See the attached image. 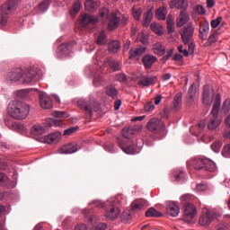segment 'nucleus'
I'll use <instances>...</instances> for the list:
<instances>
[{
  "label": "nucleus",
  "instance_id": "nucleus-59",
  "mask_svg": "<svg viewBox=\"0 0 230 230\" xmlns=\"http://www.w3.org/2000/svg\"><path fill=\"white\" fill-rule=\"evenodd\" d=\"M78 128V127H71L65 130L64 136H72V134L75 133Z\"/></svg>",
  "mask_w": 230,
  "mask_h": 230
},
{
  "label": "nucleus",
  "instance_id": "nucleus-34",
  "mask_svg": "<svg viewBox=\"0 0 230 230\" xmlns=\"http://www.w3.org/2000/svg\"><path fill=\"white\" fill-rule=\"evenodd\" d=\"M146 217H162L163 214L156 210L155 208H149L146 211Z\"/></svg>",
  "mask_w": 230,
  "mask_h": 230
},
{
  "label": "nucleus",
  "instance_id": "nucleus-39",
  "mask_svg": "<svg viewBox=\"0 0 230 230\" xmlns=\"http://www.w3.org/2000/svg\"><path fill=\"white\" fill-rule=\"evenodd\" d=\"M119 49L120 45L118 41H111L108 45V50H110L111 53H117Z\"/></svg>",
  "mask_w": 230,
  "mask_h": 230
},
{
  "label": "nucleus",
  "instance_id": "nucleus-32",
  "mask_svg": "<svg viewBox=\"0 0 230 230\" xmlns=\"http://www.w3.org/2000/svg\"><path fill=\"white\" fill-rule=\"evenodd\" d=\"M173 108L175 111H178L182 104V93H178L175 94V96L173 97Z\"/></svg>",
  "mask_w": 230,
  "mask_h": 230
},
{
  "label": "nucleus",
  "instance_id": "nucleus-18",
  "mask_svg": "<svg viewBox=\"0 0 230 230\" xmlns=\"http://www.w3.org/2000/svg\"><path fill=\"white\" fill-rule=\"evenodd\" d=\"M190 14L186 10H181L180 14L176 20V26L178 28L183 27L190 21Z\"/></svg>",
  "mask_w": 230,
  "mask_h": 230
},
{
  "label": "nucleus",
  "instance_id": "nucleus-63",
  "mask_svg": "<svg viewBox=\"0 0 230 230\" xmlns=\"http://www.w3.org/2000/svg\"><path fill=\"white\" fill-rule=\"evenodd\" d=\"M49 6V3L47 1H43L39 4V8L41 11H45Z\"/></svg>",
  "mask_w": 230,
  "mask_h": 230
},
{
  "label": "nucleus",
  "instance_id": "nucleus-16",
  "mask_svg": "<svg viewBox=\"0 0 230 230\" xmlns=\"http://www.w3.org/2000/svg\"><path fill=\"white\" fill-rule=\"evenodd\" d=\"M74 45L75 42L71 41L59 46L57 52L58 57L63 58L68 56L72 52Z\"/></svg>",
  "mask_w": 230,
  "mask_h": 230
},
{
  "label": "nucleus",
  "instance_id": "nucleus-28",
  "mask_svg": "<svg viewBox=\"0 0 230 230\" xmlns=\"http://www.w3.org/2000/svg\"><path fill=\"white\" fill-rule=\"evenodd\" d=\"M212 117L210 118L208 123V128L210 130H213L217 128L218 126H220V123H222L221 119H218V114H211Z\"/></svg>",
  "mask_w": 230,
  "mask_h": 230
},
{
  "label": "nucleus",
  "instance_id": "nucleus-22",
  "mask_svg": "<svg viewBox=\"0 0 230 230\" xmlns=\"http://www.w3.org/2000/svg\"><path fill=\"white\" fill-rule=\"evenodd\" d=\"M189 7L188 0H172L170 2V8L171 9H182L187 10Z\"/></svg>",
  "mask_w": 230,
  "mask_h": 230
},
{
  "label": "nucleus",
  "instance_id": "nucleus-56",
  "mask_svg": "<svg viewBox=\"0 0 230 230\" xmlns=\"http://www.w3.org/2000/svg\"><path fill=\"white\" fill-rule=\"evenodd\" d=\"M222 155H224V157L229 158V156H230V145L224 146V148L222 150Z\"/></svg>",
  "mask_w": 230,
  "mask_h": 230
},
{
  "label": "nucleus",
  "instance_id": "nucleus-42",
  "mask_svg": "<svg viewBox=\"0 0 230 230\" xmlns=\"http://www.w3.org/2000/svg\"><path fill=\"white\" fill-rule=\"evenodd\" d=\"M118 93H119V91L112 85L106 87V95L111 98H116Z\"/></svg>",
  "mask_w": 230,
  "mask_h": 230
},
{
  "label": "nucleus",
  "instance_id": "nucleus-19",
  "mask_svg": "<svg viewBox=\"0 0 230 230\" xmlns=\"http://www.w3.org/2000/svg\"><path fill=\"white\" fill-rule=\"evenodd\" d=\"M156 82H157V76L144 75L139 79L137 84L139 86L148 87L150 85H154Z\"/></svg>",
  "mask_w": 230,
  "mask_h": 230
},
{
  "label": "nucleus",
  "instance_id": "nucleus-43",
  "mask_svg": "<svg viewBox=\"0 0 230 230\" xmlns=\"http://www.w3.org/2000/svg\"><path fill=\"white\" fill-rule=\"evenodd\" d=\"M131 220V214L129 210H125L120 215L121 223L127 224Z\"/></svg>",
  "mask_w": 230,
  "mask_h": 230
},
{
  "label": "nucleus",
  "instance_id": "nucleus-58",
  "mask_svg": "<svg viewBox=\"0 0 230 230\" xmlns=\"http://www.w3.org/2000/svg\"><path fill=\"white\" fill-rule=\"evenodd\" d=\"M196 12L198 13V14L199 15H204L206 14V9L202 4H198L195 8Z\"/></svg>",
  "mask_w": 230,
  "mask_h": 230
},
{
  "label": "nucleus",
  "instance_id": "nucleus-31",
  "mask_svg": "<svg viewBox=\"0 0 230 230\" xmlns=\"http://www.w3.org/2000/svg\"><path fill=\"white\" fill-rule=\"evenodd\" d=\"M85 9L88 12H95L98 8V4L95 0H85L84 2Z\"/></svg>",
  "mask_w": 230,
  "mask_h": 230
},
{
  "label": "nucleus",
  "instance_id": "nucleus-21",
  "mask_svg": "<svg viewBox=\"0 0 230 230\" xmlns=\"http://www.w3.org/2000/svg\"><path fill=\"white\" fill-rule=\"evenodd\" d=\"M154 12H155L154 7H150L146 10V12L143 14V20H142L143 26L147 27L150 24L154 17Z\"/></svg>",
  "mask_w": 230,
  "mask_h": 230
},
{
  "label": "nucleus",
  "instance_id": "nucleus-15",
  "mask_svg": "<svg viewBox=\"0 0 230 230\" xmlns=\"http://www.w3.org/2000/svg\"><path fill=\"white\" fill-rule=\"evenodd\" d=\"M39 100L42 109L49 110L53 107V101L51 97L44 92L39 93Z\"/></svg>",
  "mask_w": 230,
  "mask_h": 230
},
{
  "label": "nucleus",
  "instance_id": "nucleus-6",
  "mask_svg": "<svg viewBox=\"0 0 230 230\" xmlns=\"http://www.w3.org/2000/svg\"><path fill=\"white\" fill-rule=\"evenodd\" d=\"M53 125L60 127L62 125V122L61 120L50 118L46 120L45 124L34 125L31 132L32 136H42V134L48 131V128L52 127Z\"/></svg>",
  "mask_w": 230,
  "mask_h": 230
},
{
  "label": "nucleus",
  "instance_id": "nucleus-4",
  "mask_svg": "<svg viewBox=\"0 0 230 230\" xmlns=\"http://www.w3.org/2000/svg\"><path fill=\"white\" fill-rule=\"evenodd\" d=\"M99 15L102 18V23L105 24L108 22V30L114 31L119 27L120 18L117 16L115 12L109 13L107 8L99 11Z\"/></svg>",
  "mask_w": 230,
  "mask_h": 230
},
{
  "label": "nucleus",
  "instance_id": "nucleus-30",
  "mask_svg": "<svg viewBox=\"0 0 230 230\" xmlns=\"http://www.w3.org/2000/svg\"><path fill=\"white\" fill-rule=\"evenodd\" d=\"M78 148L76 146L72 145H65L63 146L59 150V154H74L75 152H77Z\"/></svg>",
  "mask_w": 230,
  "mask_h": 230
},
{
  "label": "nucleus",
  "instance_id": "nucleus-45",
  "mask_svg": "<svg viewBox=\"0 0 230 230\" xmlns=\"http://www.w3.org/2000/svg\"><path fill=\"white\" fill-rule=\"evenodd\" d=\"M195 95H196V91H194V84H192L189 88V91H188V93H187V100H188V102H194Z\"/></svg>",
  "mask_w": 230,
  "mask_h": 230
},
{
  "label": "nucleus",
  "instance_id": "nucleus-64",
  "mask_svg": "<svg viewBox=\"0 0 230 230\" xmlns=\"http://www.w3.org/2000/svg\"><path fill=\"white\" fill-rule=\"evenodd\" d=\"M75 230H87V226L84 224L77 225Z\"/></svg>",
  "mask_w": 230,
  "mask_h": 230
},
{
  "label": "nucleus",
  "instance_id": "nucleus-55",
  "mask_svg": "<svg viewBox=\"0 0 230 230\" xmlns=\"http://www.w3.org/2000/svg\"><path fill=\"white\" fill-rule=\"evenodd\" d=\"M90 205L99 208H105V202L103 203L98 199L93 200L92 203H90Z\"/></svg>",
  "mask_w": 230,
  "mask_h": 230
},
{
  "label": "nucleus",
  "instance_id": "nucleus-23",
  "mask_svg": "<svg viewBox=\"0 0 230 230\" xmlns=\"http://www.w3.org/2000/svg\"><path fill=\"white\" fill-rule=\"evenodd\" d=\"M166 212L169 216L176 217L180 214V207L174 202H169L166 208Z\"/></svg>",
  "mask_w": 230,
  "mask_h": 230
},
{
  "label": "nucleus",
  "instance_id": "nucleus-24",
  "mask_svg": "<svg viewBox=\"0 0 230 230\" xmlns=\"http://www.w3.org/2000/svg\"><path fill=\"white\" fill-rule=\"evenodd\" d=\"M156 61L157 58L150 55L142 58V63L146 70L151 69Z\"/></svg>",
  "mask_w": 230,
  "mask_h": 230
},
{
  "label": "nucleus",
  "instance_id": "nucleus-27",
  "mask_svg": "<svg viewBox=\"0 0 230 230\" xmlns=\"http://www.w3.org/2000/svg\"><path fill=\"white\" fill-rule=\"evenodd\" d=\"M146 49L144 47L137 48V49H132L128 52V58L132 59L135 58H139L143 56L146 53Z\"/></svg>",
  "mask_w": 230,
  "mask_h": 230
},
{
  "label": "nucleus",
  "instance_id": "nucleus-36",
  "mask_svg": "<svg viewBox=\"0 0 230 230\" xmlns=\"http://www.w3.org/2000/svg\"><path fill=\"white\" fill-rule=\"evenodd\" d=\"M154 53L158 56H163L165 54V48L162 45V43H155L153 45Z\"/></svg>",
  "mask_w": 230,
  "mask_h": 230
},
{
  "label": "nucleus",
  "instance_id": "nucleus-46",
  "mask_svg": "<svg viewBox=\"0 0 230 230\" xmlns=\"http://www.w3.org/2000/svg\"><path fill=\"white\" fill-rule=\"evenodd\" d=\"M142 13H143V9L142 8H137V7H133L132 8V15H133V18L136 21H139L140 20Z\"/></svg>",
  "mask_w": 230,
  "mask_h": 230
},
{
  "label": "nucleus",
  "instance_id": "nucleus-20",
  "mask_svg": "<svg viewBox=\"0 0 230 230\" xmlns=\"http://www.w3.org/2000/svg\"><path fill=\"white\" fill-rule=\"evenodd\" d=\"M208 33H209L208 22H200V23H199V39L201 40H207Z\"/></svg>",
  "mask_w": 230,
  "mask_h": 230
},
{
  "label": "nucleus",
  "instance_id": "nucleus-47",
  "mask_svg": "<svg viewBox=\"0 0 230 230\" xmlns=\"http://www.w3.org/2000/svg\"><path fill=\"white\" fill-rule=\"evenodd\" d=\"M217 39H218V32H217V31L211 32V34H210V36L208 37V45L211 46L212 44L217 42Z\"/></svg>",
  "mask_w": 230,
  "mask_h": 230
},
{
  "label": "nucleus",
  "instance_id": "nucleus-38",
  "mask_svg": "<svg viewBox=\"0 0 230 230\" xmlns=\"http://www.w3.org/2000/svg\"><path fill=\"white\" fill-rule=\"evenodd\" d=\"M150 29L153 32H155L158 36H161L164 34V29L163 27H161V25H158V23H151Z\"/></svg>",
  "mask_w": 230,
  "mask_h": 230
},
{
  "label": "nucleus",
  "instance_id": "nucleus-35",
  "mask_svg": "<svg viewBox=\"0 0 230 230\" xmlns=\"http://www.w3.org/2000/svg\"><path fill=\"white\" fill-rule=\"evenodd\" d=\"M166 13H167L166 8L164 6H161L155 11V17L158 20L164 21L166 19Z\"/></svg>",
  "mask_w": 230,
  "mask_h": 230
},
{
  "label": "nucleus",
  "instance_id": "nucleus-48",
  "mask_svg": "<svg viewBox=\"0 0 230 230\" xmlns=\"http://www.w3.org/2000/svg\"><path fill=\"white\" fill-rule=\"evenodd\" d=\"M107 228V224L99 222L95 225H93L92 227H90V230H106Z\"/></svg>",
  "mask_w": 230,
  "mask_h": 230
},
{
  "label": "nucleus",
  "instance_id": "nucleus-33",
  "mask_svg": "<svg viewBox=\"0 0 230 230\" xmlns=\"http://www.w3.org/2000/svg\"><path fill=\"white\" fill-rule=\"evenodd\" d=\"M172 177L174 179V181L181 182V181H186L187 174H186L185 171H179V172H173Z\"/></svg>",
  "mask_w": 230,
  "mask_h": 230
},
{
  "label": "nucleus",
  "instance_id": "nucleus-12",
  "mask_svg": "<svg viewBox=\"0 0 230 230\" xmlns=\"http://www.w3.org/2000/svg\"><path fill=\"white\" fill-rule=\"evenodd\" d=\"M61 132L56 131L45 137H38L36 139L40 143H46L47 145H51L52 143H59V141H61Z\"/></svg>",
  "mask_w": 230,
  "mask_h": 230
},
{
  "label": "nucleus",
  "instance_id": "nucleus-9",
  "mask_svg": "<svg viewBox=\"0 0 230 230\" xmlns=\"http://www.w3.org/2000/svg\"><path fill=\"white\" fill-rule=\"evenodd\" d=\"M146 128L154 133L160 134L166 129L165 123L158 118H152L146 124Z\"/></svg>",
  "mask_w": 230,
  "mask_h": 230
},
{
  "label": "nucleus",
  "instance_id": "nucleus-14",
  "mask_svg": "<svg viewBox=\"0 0 230 230\" xmlns=\"http://www.w3.org/2000/svg\"><path fill=\"white\" fill-rule=\"evenodd\" d=\"M217 218V213L213 211H207L203 213L199 219V224L201 226H208L211 222Z\"/></svg>",
  "mask_w": 230,
  "mask_h": 230
},
{
  "label": "nucleus",
  "instance_id": "nucleus-52",
  "mask_svg": "<svg viewBox=\"0 0 230 230\" xmlns=\"http://www.w3.org/2000/svg\"><path fill=\"white\" fill-rule=\"evenodd\" d=\"M8 182V178L4 172H0V187H5Z\"/></svg>",
  "mask_w": 230,
  "mask_h": 230
},
{
  "label": "nucleus",
  "instance_id": "nucleus-2",
  "mask_svg": "<svg viewBox=\"0 0 230 230\" xmlns=\"http://www.w3.org/2000/svg\"><path fill=\"white\" fill-rule=\"evenodd\" d=\"M8 113L16 119H24L30 111V106L24 102L13 101L8 105Z\"/></svg>",
  "mask_w": 230,
  "mask_h": 230
},
{
  "label": "nucleus",
  "instance_id": "nucleus-11",
  "mask_svg": "<svg viewBox=\"0 0 230 230\" xmlns=\"http://www.w3.org/2000/svg\"><path fill=\"white\" fill-rule=\"evenodd\" d=\"M197 215V208L192 203H185L183 221L187 224H192Z\"/></svg>",
  "mask_w": 230,
  "mask_h": 230
},
{
  "label": "nucleus",
  "instance_id": "nucleus-53",
  "mask_svg": "<svg viewBox=\"0 0 230 230\" xmlns=\"http://www.w3.org/2000/svg\"><path fill=\"white\" fill-rule=\"evenodd\" d=\"M110 66L113 71L120 70V63L119 61L110 60Z\"/></svg>",
  "mask_w": 230,
  "mask_h": 230
},
{
  "label": "nucleus",
  "instance_id": "nucleus-37",
  "mask_svg": "<svg viewBox=\"0 0 230 230\" xmlns=\"http://www.w3.org/2000/svg\"><path fill=\"white\" fill-rule=\"evenodd\" d=\"M219 110H220V94H217L215 99V103L210 114H214V115L218 114Z\"/></svg>",
  "mask_w": 230,
  "mask_h": 230
},
{
  "label": "nucleus",
  "instance_id": "nucleus-29",
  "mask_svg": "<svg viewBox=\"0 0 230 230\" xmlns=\"http://www.w3.org/2000/svg\"><path fill=\"white\" fill-rule=\"evenodd\" d=\"M202 101L205 105L211 106L213 98H211V96L209 95V85H204Z\"/></svg>",
  "mask_w": 230,
  "mask_h": 230
},
{
  "label": "nucleus",
  "instance_id": "nucleus-7",
  "mask_svg": "<svg viewBox=\"0 0 230 230\" xmlns=\"http://www.w3.org/2000/svg\"><path fill=\"white\" fill-rule=\"evenodd\" d=\"M104 217L111 221L116 220L121 213L120 208L115 205L114 200L104 202Z\"/></svg>",
  "mask_w": 230,
  "mask_h": 230
},
{
  "label": "nucleus",
  "instance_id": "nucleus-25",
  "mask_svg": "<svg viewBox=\"0 0 230 230\" xmlns=\"http://www.w3.org/2000/svg\"><path fill=\"white\" fill-rule=\"evenodd\" d=\"M147 205L146 200L145 199H135L134 201H132L131 205H130V209L132 211H140L142 210Z\"/></svg>",
  "mask_w": 230,
  "mask_h": 230
},
{
  "label": "nucleus",
  "instance_id": "nucleus-5",
  "mask_svg": "<svg viewBox=\"0 0 230 230\" xmlns=\"http://www.w3.org/2000/svg\"><path fill=\"white\" fill-rule=\"evenodd\" d=\"M77 105L81 110L84 111L90 117H93V111H98L100 110L99 102H95L93 96H90L88 100H79L77 102Z\"/></svg>",
  "mask_w": 230,
  "mask_h": 230
},
{
  "label": "nucleus",
  "instance_id": "nucleus-61",
  "mask_svg": "<svg viewBox=\"0 0 230 230\" xmlns=\"http://www.w3.org/2000/svg\"><path fill=\"white\" fill-rule=\"evenodd\" d=\"M196 189L199 192L206 191L208 190V184L207 183L198 184Z\"/></svg>",
  "mask_w": 230,
  "mask_h": 230
},
{
  "label": "nucleus",
  "instance_id": "nucleus-17",
  "mask_svg": "<svg viewBox=\"0 0 230 230\" xmlns=\"http://www.w3.org/2000/svg\"><path fill=\"white\" fill-rule=\"evenodd\" d=\"M98 22V18L96 16H92V14H83L81 18V23L84 28H90Z\"/></svg>",
  "mask_w": 230,
  "mask_h": 230
},
{
  "label": "nucleus",
  "instance_id": "nucleus-62",
  "mask_svg": "<svg viewBox=\"0 0 230 230\" xmlns=\"http://www.w3.org/2000/svg\"><path fill=\"white\" fill-rule=\"evenodd\" d=\"M144 109L146 111H152L155 110V105L152 102H149L146 104H145Z\"/></svg>",
  "mask_w": 230,
  "mask_h": 230
},
{
  "label": "nucleus",
  "instance_id": "nucleus-44",
  "mask_svg": "<svg viewBox=\"0 0 230 230\" xmlns=\"http://www.w3.org/2000/svg\"><path fill=\"white\" fill-rule=\"evenodd\" d=\"M107 43V36L105 32L102 31V32H99V36L97 38V45L103 46Z\"/></svg>",
  "mask_w": 230,
  "mask_h": 230
},
{
  "label": "nucleus",
  "instance_id": "nucleus-3",
  "mask_svg": "<svg viewBox=\"0 0 230 230\" xmlns=\"http://www.w3.org/2000/svg\"><path fill=\"white\" fill-rule=\"evenodd\" d=\"M187 167H192L196 171H207L209 172H214L217 170V164H215V162L208 158L199 157H195L191 161H188Z\"/></svg>",
  "mask_w": 230,
  "mask_h": 230
},
{
  "label": "nucleus",
  "instance_id": "nucleus-60",
  "mask_svg": "<svg viewBox=\"0 0 230 230\" xmlns=\"http://www.w3.org/2000/svg\"><path fill=\"white\" fill-rule=\"evenodd\" d=\"M220 22H222V16H218L217 20H212L210 25L212 28H217L220 25Z\"/></svg>",
  "mask_w": 230,
  "mask_h": 230
},
{
  "label": "nucleus",
  "instance_id": "nucleus-49",
  "mask_svg": "<svg viewBox=\"0 0 230 230\" xmlns=\"http://www.w3.org/2000/svg\"><path fill=\"white\" fill-rule=\"evenodd\" d=\"M80 8H81V3L79 0H77L74 5H73V8L71 10V14L72 15H75L76 13H78V12L80 11Z\"/></svg>",
  "mask_w": 230,
  "mask_h": 230
},
{
  "label": "nucleus",
  "instance_id": "nucleus-51",
  "mask_svg": "<svg viewBox=\"0 0 230 230\" xmlns=\"http://www.w3.org/2000/svg\"><path fill=\"white\" fill-rule=\"evenodd\" d=\"M183 44L188 46V51L190 54H194L196 48L194 40H190L189 42Z\"/></svg>",
  "mask_w": 230,
  "mask_h": 230
},
{
  "label": "nucleus",
  "instance_id": "nucleus-40",
  "mask_svg": "<svg viewBox=\"0 0 230 230\" xmlns=\"http://www.w3.org/2000/svg\"><path fill=\"white\" fill-rule=\"evenodd\" d=\"M4 124L11 128L12 126L14 127V128H17L18 129H22L23 130L25 128L23 127V125L22 124H19V123H13V120L10 119V118H6L4 119Z\"/></svg>",
  "mask_w": 230,
  "mask_h": 230
},
{
  "label": "nucleus",
  "instance_id": "nucleus-10",
  "mask_svg": "<svg viewBox=\"0 0 230 230\" xmlns=\"http://www.w3.org/2000/svg\"><path fill=\"white\" fill-rule=\"evenodd\" d=\"M195 32V27L194 25H191V23H188L186 27H183L180 31V35L182 40V43H189L190 41L193 40V35Z\"/></svg>",
  "mask_w": 230,
  "mask_h": 230
},
{
  "label": "nucleus",
  "instance_id": "nucleus-57",
  "mask_svg": "<svg viewBox=\"0 0 230 230\" xmlns=\"http://www.w3.org/2000/svg\"><path fill=\"white\" fill-rule=\"evenodd\" d=\"M115 79L119 83H127L128 81L127 76L123 74L116 75Z\"/></svg>",
  "mask_w": 230,
  "mask_h": 230
},
{
  "label": "nucleus",
  "instance_id": "nucleus-41",
  "mask_svg": "<svg viewBox=\"0 0 230 230\" xmlns=\"http://www.w3.org/2000/svg\"><path fill=\"white\" fill-rule=\"evenodd\" d=\"M52 116L54 118H58L59 119L58 120H61V126L59 127H62L63 126V120L61 119H66L68 117V114L66 112V111H56L52 113Z\"/></svg>",
  "mask_w": 230,
  "mask_h": 230
},
{
  "label": "nucleus",
  "instance_id": "nucleus-50",
  "mask_svg": "<svg viewBox=\"0 0 230 230\" xmlns=\"http://www.w3.org/2000/svg\"><path fill=\"white\" fill-rule=\"evenodd\" d=\"M84 214L85 216V217L88 219V223H93V210L90 208H85L84 210Z\"/></svg>",
  "mask_w": 230,
  "mask_h": 230
},
{
  "label": "nucleus",
  "instance_id": "nucleus-1",
  "mask_svg": "<svg viewBox=\"0 0 230 230\" xmlns=\"http://www.w3.org/2000/svg\"><path fill=\"white\" fill-rule=\"evenodd\" d=\"M41 78L40 71L36 67L27 69L13 68L5 75V80L10 83H20L28 84L32 81H37Z\"/></svg>",
  "mask_w": 230,
  "mask_h": 230
},
{
  "label": "nucleus",
  "instance_id": "nucleus-8",
  "mask_svg": "<svg viewBox=\"0 0 230 230\" xmlns=\"http://www.w3.org/2000/svg\"><path fill=\"white\" fill-rule=\"evenodd\" d=\"M16 2L14 0L8 1L0 6V25H4L8 20V14L14 10Z\"/></svg>",
  "mask_w": 230,
  "mask_h": 230
},
{
  "label": "nucleus",
  "instance_id": "nucleus-13",
  "mask_svg": "<svg viewBox=\"0 0 230 230\" xmlns=\"http://www.w3.org/2000/svg\"><path fill=\"white\" fill-rule=\"evenodd\" d=\"M142 129V125L137 124L135 126H129L128 128H123L122 129V136L126 139H131L134 136H137Z\"/></svg>",
  "mask_w": 230,
  "mask_h": 230
},
{
  "label": "nucleus",
  "instance_id": "nucleus-26",
  "mask_svg": "<svg viewBox=\"0 0 230 230\" xmlns=\"http://www.w3.org/2000/svg\"><path fill=\"white\" fill-rule=\"evenodd\" d=\"M119 148H120L124 154H139L137 146L136 145H119Z\"/></svg>",
  "mask_w": 230,
  "mask_h": 230
},
{
  "label": "nucleus",
  "instance_id": "nucleus-54",
  "mask_svg": "<svg viewBox=\"0 0 230 230\" xmlns=\"http://www.w3.org/2000/svg\"><path fill=\"white\" fill-rule=\"evenodd\" d=\"M104 82V79L100 75L93 78V85H95V87L102 85Z\"/></svg>",
  "mask_w": 230,
  "mask_h": 230
}]
</instances>
